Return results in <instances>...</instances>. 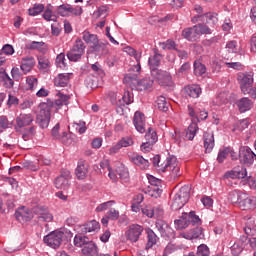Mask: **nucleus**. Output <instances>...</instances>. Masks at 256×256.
I'll list each match as a JSON object with an SVG mask.
<instances>
[{"label": "nucleus", "instance_id": "obj_1", "mask_svg": "<svg viewBox=\"0 0 256 256\" xmlns=\"http://www.w3.org/2000/svg\"><path fill=\"white\" fill-rule=\"evenodd\" d=\"M124 81L131 87V89H135L136 91H147V89L153 87V80H151V78L139 80L137 79V74L134 76L126 75Z\"/></svg>", "mask_w": 256, "mask_h": 256}, {"label": "nucleus", "instance_id": "obj_2", "mask_svg": "<svg viewBox=\"0 0 256 256\" xmlns=\"http://www.w3.org/2000/svg\"><path fill=\"white\" fill-rule=\"evenodd\" d=\"M51 107H53V103H44L40 105L36 123L41 129H47V127H49V122L51 121Z\"/></svg>", "mask_w": 256, "mask_h": 256}, {"label": "nucleus", "instance_id": "obj_3", "mask_svg": "<svg viewBox=\"0 0 256 256\" xmlns=\"http://www.w3.org/2000/svg\"><path fill=\"white\" fill-rule=\"evenodd\" d=\"M160 171L165 173V171H170L172 177H181V168L179 167V162L177 157L169 156L166 158V161L161 164Z\"/></svg>", "mask_w": 256, "mask_h": 256}, {"label": "nucleus", "instance_id": "obj_4", "mask_svg": "<svg viewBox=\"0 0 256 256\" xmlns=\"http://www.w3.org/2000/svg\"><path fill=\"white\" fill-rule=\"evenodd\" d=\"M82 39L87 43V45H90V47L93 48V51L103 55V52L101 51L105 49V44H99V38H97V35L91 34L89 31H84L82 33Z\"/></svg>", "mask_w": 256, "mask_h": 256}, {"label": "nucleus", "instance_id": "obj_5", "mask_svg": "<svg viewBox=\"0 0 256 256\" xmlns=\"http://www.w3.org/2000/svg\"><path fill=\"white\" fill-rule=\"evenodd\" d=\"M85 53V43L83 40L76 39L75 44L73 45L72 49L67 53V58L69 61H79L83 54Z\"/></svg>", "mask_w": 256, "mask_h": 256}, {"label": "nucleus", "instance_id": "obj_6", "mask_svg": "<svg viewBox=\"0 0 256 256\" xmlns=\"http://www.w3.org/2000/svg\"><path fill=\"white\" fill-rule=\"evenodd\" d=\"M239 160L245 167H251L255 163V153L249 146H242L239 149Z\"/></svg>", "mask_w": 256, "mask_h": 256}, {"label": "nucleus", "instance_id": "obj_7", "mask_svg": "<svg viewBox=\"0 0 256 256\" xmlns=\"http://www.w3.org/2000/svg\"><path fill=\"white\" fill-rule=\"evenodd\" d=\"M151 77H153V79L157 81L159 85L169 86L173 83V78L171 77V74L159 68L151 70Z\"/></svg>", "mask_w": 256, "mask_h": 256}, {"label": "nucleus", "instance_id": "obj_8", "mask_svg": "<svg viewBox=\"0 0 256 256\" xmlns=\"http://www.w3.org/2000/svg\"><path fill=\"white\" fill-rule=\"evenodd\" d=\"M63 237H65V233L56 230L44 237V243L49 247H52V249H59V247H61Z\"/></svg>", "mask_w": 256, "mask_h": 256}, {"label": "nucleus", "instance_id": "obj_9", "mask_svg": "<svg viewBox=\"0 0 256 256\" xmlns=\"http://www.w3.org/2000/svg\"><path fill=\"white\" fill-rule=\"evenodd\" d=\"M142 233H143V226L139 224H132L128 227V231L125 232V236L127 237L128 241H130L131 243H137Z\"/></svg>", "mask_w": 256, "mask_h": 256}, {"label": "nucleus", "instance_id": "obj_10", "mask_svg": "<svg viewBox=\"0 0 256 256\" xmlns=\"http://www.w3.org/2000/svg\"><path fill=\"white\" fill-rule=\"evenodd\" d=\"M71 178L72 176L69 170L63 171L61 175L55 179V187L57 189H63L64 191L69 189V186L71 185Z\"/></svg>", "mask_w": 256, "mask_h": 256}, {"label": "nucleus", "instance_id": "obj_11", "mask_svg": "<svg viewBox=\"0 0 256 256\" xmlns=\"http://www.w3.org/2000/svg\"><path fill=\"white\" fill-rule=\"evenodd\" d=\"M133 125L138 133H145L147 127L145 114H143L141 111H136L133 117Z\"/></svg>", "mask_w": 256, "mask_h": 256}, {"label": "nucleus", "instance_id": "obj_12", "mask_svg": "<svg viewBox=\"0 0 256 256\" xmlns=\"http://www.w3.org/2000/svg\"><path fill=\"white\" fill-rule=\"evenodd\" d=\"M238 82L242 93L247 95L249 87H253V76L247 73H240L238 74Z\"/></svg>", "mask_w": 256, "mask_h": 256}, {"label": "nucleus", "instance_id": "obj_13", "mask_svg": "<svg viewBox=\"0 0 256 256\" xmlns=\"http://www.w3.org/2000/svg\"><path fill=\"white\" fill-rule=\"evenodd\" d=\"M34 121L33 115L31 114H20L16 118L15 131L19 132L23 127H27Z\"/></svg>", "mask_w": 256, "mask_h": 256}, {"label": "nucleus", "instance_id": "obj_14", "mask_svg": "<svg viewBox=\"0 0 256 256\" xmlns=\"http://www.w3.org/2000/svg\"><path fill=\"white\" fill-rule=\"evenodd\" d=\"M108 171V176L113 182L117 181V175L120 177V179H128L129 177V172H127V169H125L123 164H120V166L115 171H113L111 168Z\"/></svg>", "mask_w": 256, "mask_h": 256}, {"label": "nucleus", "instance_id": "obj_15", "mask_svg": "<svg viewBox=\"0 0 256 256\" xmlns=\"http://www.w3.org/2000/svg\"><path fill=\"white\" fill-rule=\"evenodd\" d=\"M124 52L127 53V55H130V57H134L137 65H135L133 69L136 71V73H139L141 71V53L137 52V50L131 46L125 47Z\"/></svg>", "mask_w": 256, "mask_h": 256}, {"label": "nucleus", "instance_id": "obj_16", "mask_svg": "<svg viewBox=\"0 0 256 256\" xmlns=\"http://www.w3.org/2000/svg\"><path fill=\"white\" fill-rule=\"evenodd\" d=\"M199 30L197 29V26L194 25L193 27H188L182 30V37L184 39H187V41H197L199 39Z\"/></svg>", "mask_w": 256, "mask_h": 256}, {"label": "nucleus", "instance_id": "obj_17", "mask_svg": "<svg viewBox=\"0 0 256 256\" xmlns=\"http://www.w3.org/2000/svg\"><path fill=\"white\" fill-rule=\"evenodd\" d=\"M15 217L17 221H20V223L31 221V218L33 215L29 211V208L21 207L15 212Z\"/></svg>", "mask_w": 256, "mask_h": 256}, {"label": "nucleus", "instance_id": "obj_18", "mask_svg": "<svg viewBox=\"0 0 256 256\" xmlns=\"http://www.w3.org/2000/svg\"><path fill=\"white\" fill-rule=\"evenodd\" d=\"M72 76L73 74L69 73L58 74L54 79L55 87H67V85H69V81H71Z\"/></svg>", "mask_w": 256, "mask_h": 256}, {"label": "nucleus", "instance_id": "obj_19", "mask_svg": "<svg viewBox=\"0 0 256 256\" xmlns=\"http://www.w3.org/2000/svg\"><path fill=\"white\" fill-rule=\"evenodd\" d=\"M203 139L205 153H211L213 151V147H215V136L213 133L205 132Z\"/></svg>", "mask_w": 256, "mask_h": 256}, {"label": "nucleus", "instance_id": "obj_20", "mask_svg": "<svg viewBox=\"0 0 256 256\" xmlns=\"http://www.w3.org/2000/svg\"><path fill=\"white\" fill-rule=\"evenodd\" d=\"M255 205V197H251L247 194H242V198L238 206L242 209V211H247V209H251Z\"/></svg>", "mask_w": 256, "mask_h": 256}, {"label": "nucleus", "instance_id": "obj_21", "mask_svg": "<svg viewBox=\"0 0 256 256\" xmlns=\"http://www.w3.org/2000/svg\"><path fill=\"white\" fill-rule=\"evenodd\" d=\"M101 225L97 220H92L81 226L82 233H97Z\"/></svg>", "mask_w": 256, "mask_h": 256}, {"label": "nucleus", "instance_id": "obj_22", "mask_svg": "<svg viewBox=\"0 0 256 256\" xmlns=\"http://www.w3.org/2000/svg\"><path fill=\"white\" fill-rule=\"evenodd\" d=\"M226 177H230V179H245V177H247V168H235L234 170L227 172Z\"/></svg>", "mask_w": 256, "mask_h": 256}, {"label": "nucleus", "instance_id": "obj_23", "mask_svg": "<svg viewBox=\"0 0 256 256\" xmlns=\"http://www.w3.org/2000/svg\"><path fill=\"white\" fill-rule=\"evenodd\" d=\"M198 21H203V23H207L208 25H215L218 21L217 14L213 12H208L198 15Z\"/></svg>", "mask_w": 256, "mask_h": 256}, {"label": "nucleus", "instance_id": "obj_24", "mask_svg": "<svg viewBox=\"0 0 256 256\" xmlns=\"http://www.w3.org/2000/svg\"><path fill=\"white\" fill-rule=\"evenodd\" d=\"M130 161L134 163V165H137L140 169H148L149 168V160L143 158V156L139 154H134L131 158Z\"/></svg>", "mask_w": 256, "mask_h": 256}, {"label": "nucleus", "instance_id": "obj_25", "mask_svg": "<svg viewBox=\"0 0 256 256\" xmlns=\"http://www.w3.org/2000/svg\"><path fill=\"white\" fill-rule=\"evenodd\" d=\"M34 67H35V58L26 57L22 59L20 69L21 71H23L24 74L29 73Z\"/></svg>", "mask_w": 256, "mask_h": 256}, {"label": "nucleus", "instance_id": "obj_26", "mask_svg": "<svg viewBox=\"0 0 256 256\" xmlns=\"http://www.w3.org/2000/svg\"><path fill=\"white\" fill-rule=\"evenodd\" d=\"M71 99V96L65 95L63 93H58V99H56L54 102H48L52 103L51 109L53 107H63V105H69V100Z\"/></svg>", "mask_w": 256, "mask_h": 256}, {"label": "nucleus", "instance_id": "obj_27", "mask_svg": "<svg viewBox=\"0 0 256 256\" xmlns=\"http://www.w3.org/2000/svg\"><path fill=\"white\" fill-rule=\"evenodd\" d=\"M82 253L86 256H97V245L92 241L87 242L82 248Z\"/></svg>", "mask_w": 256, "mask_h": 256}, {"label": "nucleus", "instance_id": "obj_28", "mask_svg": "<svg viewBox=\"0 0 256 256\" xmlns=\"http://www.w3.org/2000/svg\"><path fill=\"white\" fill-rule=\"evenodd\" d=\"M185 93L188 97H192L193 99H197L199 95H201V86L200 85H190L185 87Z\"/></svg>", "mask_w": 256, "mask_h": 256}, {"label": "nucleus", "instance_id": "obj_29", "mask_svg": "<svg viewBox=\"0 0 256 256\" xmlns=\"http://www.w3.org/2000/svg\"><path fill=\"white\" fill-rule=\"evenodd\" d=\"M63 145H75L77 143V135L73 133L62 132V138H60Z\"/></svg>", "mask_w": 256, "mask_h": 256}, {"label": "nucleus", "instance_id": "obj_30", "mask_svg": "<svg viewBox=\"0 0 256 256\" xmlns=\"http://www.w3.org/2000/svg\"><path fill=\"white\" fill-rule=\"evenodd\" d=\"M75 173L78 179H85L87 177L88 168L87 164H85V161L78 162V166L76 168Z\"/></svg>", "mask_w": 256, "mask_h": 256}, {"label": "nucleus", "instance_id": "obj_31", "mask_svg": "<svg viewBox=\"0 0 256 256\" xmlns=\"http://www.w3.org/2000/svg\"><path fill=\"white\" fill-rule=\"evenodd\" d=\"M253 105V102L247 97L241 98L237 102V107L241 113H245V111H249Z\"/></svg>", "mask_w": 256, "mask_h": 256}, {"label": "nucleus", "instance_id": "obj_32", "mask_svg": "<svg viewBox=\"0 0 256 256\" xmlns=\"http://www.w3.org/2000/svg\"><path fill=\"white\" fill-rule=\"evenodd\" d=\"M13 125H15L13 120H9L7 116H0V133H4L7 129H13Z\"/></svg>", "mask_w": 256, "mask_h": 256}, {"label": "nucleus", "instance_id": "obj_33", "mask_svg": "<svg viewBox=\"0 0 256 256\" xmlns=\"http://www.w3.org/2000/svg\"><path fill=\"white\" fill-rule=\"evenodd\" d=\"M189 186H183L180 188V190L175 194L177 199L181 200L183 203H186L189 201L190 194H189Z\"/></svg>", "mask_w": 256, "mask_h": 256}, {"label": "nucleus", "instance_id": "obj_34", "mask_svg": "<svg viewBox=\"0 0 256 256\" xmlns=\"http://www.w3.org/2000/svg\"><path fill=\"white\" fill-rule=\"evenodd\" d=\"M197 131H199V126H197L196 122H192L186 130V139H188V141H193L197 135Z\"/></svg>", "mask_w": 256, "mask_h": 256}, {"label": "nucleus", "instance_id": "obj_35", "mask_svg": "<svg viewBox=\"0 0 256 256\" xmlns=\"http://www.w3.org/2000/svg\"><path fill=\"white\" fill-rule=\"evenodd\" d=\"M161 59H163V56L159 53H155L148 59V65L150 66L151 71H153V69H157V67L161 65Z\"/></svg>", "mask_w": 256, "mask_h": 256}, {"label": "nucleus", "instance_id": "obj_36", "mask_svg": "<svg viewBox=\"0 0 256 256\" xmlns=\"http://www.w3.org/2000/svg\"><path fill=\"white\" fill-rule=\"evenodd\" d=\"M243 194L244 193L239 190H233L228 195V201H230V203H232L233 205H239Z\"/></svg>", "mask_w": 256, "mask_h": 256}, {"label": "nucleus", "instance_id": "obj_37", "mask_svg": "<svg viewBox=\"0 0 256 256\" xmlns=\"http://www.w3.org/2000/svg\"><path fill=\"white\" fill-rule=\"evenodd\" d=\"M132 102H133V94H131V92L129 91H126L124 92L122 99L118 100L117 105H119V107H125V105H131Z\"/></svg>", "mask_w": 256, "mask_h": 256}, {"label": "nucleus", "instance_id": "obj_38", "mask_svg": "<svg viewBox=\"0 0 256 256\" xmlns=\"http://www.w3.org/2000/svg\"><path fill=\"white\" fill-rule=\"evenodd\" d=\"M207 73V67H205V64L195 61L194 62V74L197 77H201Z\"/></svg>", "mask_w": 256, "mask_h": 256}, {"label": "nucleus", "instance_id": "obj_39", "mask_svg": "<svg viewBox=\"0 0 256 256\" xmlns=\"http://www.w3.org/2000/svg\"><path fill=\"white\" fill-rule=\"evenodd\" d=\"M156 228L158 229L159 233H161L162 237L167 235V231H169V224L163 220L156 221Z\"/></svg>", "mask_w": 256, "mask_h": 256}, {"label": "nucleus", "instance_id": "obj_40", "mask_svg": "<svg viewBox=\"0 0 256 256\" xmlns=\"http://www.w3.org/2000/svg\"><path fill=\"white\" fill-rule=\"evenodd\" d=\"M184 215L188 219V225H201V219L195 215L194 211H191L189 214L184 213Z\"/></svg>", "mask_w": 256, "mask_h": 256}, {"label": "nucleus", "instance_id": "obj_41", "mask_svg": "<svg viewBox=\"0 0 256 256\" xmlns=\"http://www.w3.org/2000/svg\"><path fill=\"white\" fill-rule=\"evenodd\" d=\"M145 139L147 142L155 145V143L158 141L157 132L153 130V128H148V131L146 132Z\"/></svg>", "mask_w": 256, "mask_h": 256}, {"label": "nucleus", "instance_id": "obj_42", "mask_svg": "<svg viewBox=\"0 0 256 256\" xmlns=\"http://www.w3.org/2000/svg\"><path fill=\"white\" fill-rule=\"evenodd\" d=\"M156 107L160 111H168L169 110V103H167V100L164 96H160L156 100Z\"/></svg>", "mask_w": 256, "mask_h": 256}, {"label": "nucleus", "instance_id": "obj_43", "mask_svg": "<svg viewBox=\"0 0 256 256\" xmlns=\"http://www.w3.org/2000/svg\"><path fill=\"white\" fill-rule=\"evenodd\" d=\"M70 9H71V5L62 4V5L57 7V13L61 17H70Z\"/></svg>", "mask_w": 256, "mask_h": 256}, {"label": "nucleus", "instance_id": "obj_44", "mask_svg": "<svg viewBox=\"0 0 256 256\" xmlns=\"http://www.w3.org/2000/svg\"><path fill=\"white\" fill-rule=\"evenodd\" d=\"M174 223H175L176 229L178 230L187 229V227H189V222L185 214L182 215V218L175 220Z\"/></svg>", "mask_w": 256, "mask_h": 256}, {"label": "nucleus", "instance_id": "obj_45", "mask_svg": "<svg viewBox=\"0 0 256 256\" xmlns=\"http://www.w3.org/2000/svg\"><path fill=\"white\" fill-rule=\"evenodd\" d=\"M51 62L45 55L38 56V69H49Z\"/></svg>", "mask_w": 256, "mask_h": 256}, {"label": "nucleus", "instance_id": "obj_46", "mask_svg": "<svg viewBox=\"0 0 256 256\" xmlns=\"http://www.w3.org/2000/svg\"><path fill=\"white\" fill-rule=\"evenodd\" d=\"M229 153H231V147L220 149L217 156L218 163H223V161H225L226 158L229 157Z\"/></svg>", "mask_w": 256, "mask_h": 256}, {"label": "nucleus", "instance_id": "obj_47", "mask_svg": "<svg viewBox=\"0 0 256 256\" xmlns=\"http://www.w3.org/2000/svg\"><path fill=\"white\" fill-rule=\"evenodd\" d=\"M156 243H157V235L155 234V232H153V230H149L146 249H151V247H153V245H155Z\"/></svg>", "mask_w": 256, "mask_h": 256}, {"label": "nucleus", "instance_id": "obj_48", "mask_svg": "<svg viewBox=\"0 0 256 256\" xmlns=\"http://www.w3.org/2000/svg\"><path fill=\"white\" fill-rule=\"evenodd\" d=\"M196 255L197 256H210L211 251L209 250V246L206 244L199 245L197 248Z\"/></svg>", "mask_w": 256, "mask_h": 256}, {"label": "nucleus", "instance_id": "obj_49", "mask_svg": "<svg viewBox=\"0 0 256 256\" xmlns=\"http://www.w3.org/2000/svg\"><path fill=\"white\" fill-rule=\"evenodd\" d=\"M26 84L28 85V89H30V91H33L37 88V85H39V81L35 76H28L26 78Z\"/></svg>", "mask_w": 256, "mask_h": 256}, {"label": "nucleus", "instance_id": "obj_50", "mask_svg": "<svg viewBox=\"0 0 256 256\" xmlns=\"http://www.w3.org/2000/svg\"><path fill=\"white\" fill-rule=\"evenodd\" d=\"M196 29L198 30V35H211V28L204 24H197Z\"/></svg>", "mask_w": 256, "mask_h": 256}, {"label": "nucleus", "instance_id": "obj_51", "mask_svg": "<svg viewBox=\"0 0 256 256\" xmlns=\"http://www.w3.org/2000/svg\"><path fill=\"white\" fill-rule=\"evenodd\" d=\"M179 246L175 244H168L165 249H164V254L163 256H170L173 255V253H177L179 251Z\"/></svg>", "mask_w": 256, "mask_h": 256}, {"label": "nucleus", "instance_id": "obj_52", "mask_svg": "<svg viewBox=\"0 0 256 256\" xmlns=\"http://www.w3.org/2000/svg\"><path fill=\"white\" fill-rule=\"evenodd\" d=\"M72 127L77 132H79L80 135H83V133H85V131H87V126L85 125V122H83V121L74 122L72 124Z\"/></svg>", "mask_w": 256, "mask_h": 256}, {"label": "nucleus", "instance_id": "obj_53", "mask_svg": "<svg viewBox=\"0 0 256 256\" xmlns=\"http://www.w3.org/2000/svg\"><path fill=\"white\" fill-rule=\"evenodd\" d=\"M185 205H186L185 202L181 201L179 198L174 196L172 205H171L173 211H179V209H183Z\"/></svg>", "mask_w": 256, "mask_h": 256}, {"label": "nucleus", "instance_id": "obj_54", "mask_svg": "<svg viewBox=\"0 0 256 256\" xmlns=\"http://www.w3.org/2000/svg\"><path fill=\"white\" fill-rule=\"evenodd\" d=\"M96 17H102L105 19L109 15V7L107 6H100L97 11L94 13Z\"/></svg>", "mask_w": 256, "mask_h": 256}, {"label": "nucleus", "instance_id": "obj_55", "mask_svg": "<svg viewBox=\"0 0 256 256\" xmlns=\"http://www.w3.org/2000/svg\"><path fill=\"white\" fill-rule=\"evenodd\" d=\"M44 9H45V6H43V4H37V5H34L33 8H30L28 12H29V15H31L32 17H35L39 15V13H41Z\"/></svg>", "mask_w": 256, "mask_h": 256}, {"label": "nucleus", "instance_id": "obj_56", "mask_svg": "<svg viewBox=\"0 0 256 256\" xmlns=\"http://www.w3.org/2000/svg\"><path fill=\"white\" fill-rule=\"evenodd\" d=\"M56 65L60 69H65V67H67V63H65V53H60L56 57Z\"/></svg>", "mask_w": 256, "mask_h": 256}, {"label": "nucleus", "instance_id": "obj_57", "mask_svg": "<svg viewBox=\"0 0 256 256\" xmlns=\"http://www.w3.org/2000/svg\"><path fill=\"white\" fill-rule=\"evenodd\" d=\"M226 50L228 51V53H237V51H239V48L237 47V41L232 40L227 42Z\"/></svg>", "mask_w": 256, "mask_h": 256}, {"label": "nucleus", "instance_id": "obj_58", "mask_svg": "<svg viewBox=\"0 0 256 256\" xmlns=\"http://www.w3.org/2000/svg\"><path fill=\"white\" fill-rule=\"evenodd\" d=\"M150 197H154L155 199H158V197H161V193H163V190L159 188V186H152L150 188Z\"/></svg>", "mask_w": 256, "mask_h": 256}, {"label": "nucleus", "instance_id": "obj_59", "mask_svg": "<svg viewBox=\"0 0 256 256\" xmlns=\"http://www.w3.org/2000/svg\"><path fill=\"white\" fill-rule=\"evenodd\" d=\"M118 145L123 149V147H131L133 145V138L131 137H124L119 142Z\"/></svg>", "mask_w": 256, "mask_h": 256}, {"label": "nucleus", "instance_id": "obj_60", "mask_svg": "<svg viewBox=\"0 0 256 256\" xmlns=\"http://www.w3.org/2000/svg\"><path fill=\"white\" fill-rule=\"evenodd\" d=\"M160 47L162 49H168V50H173L177 47V45L175 44V41L173 40H167L166 42L160 43Z\"/></svg>", "mask_w": 256, "mask_h": 256}, {"label": "nucleus", "instance_id": "obj_61", "mask_svg": "<svg viewBox=\"0 0 256 256\" xmlns=\"http://www.w3.org/2000/svg\"><path fill=\"white\" fill-rule=\"evenodd\" d=\"M39 221H45L46 223H51L53 221V214L49 212L41 213L40 216H38Z\"/></svg>", "mask_w": 256, "mask_h": 256}, {"label": "nucleus", "instance_id": "obj_62", "mask_svg": "<svg viewBox=\"0 0 256 256\" xmlns=\"http://www.w3.org/2000/svg\"><path fill=\"white\" fill-rule=\"evenodd\" d=\"M74 15V17H81L83 15V8L81 6L72 7L70 5V16Z\"/></svg>", "mask_w": 256, "mask_h": 256}, {"label": "nucleus", "instance_id": "obj_63", "mask_svg": "<svg viewBox=\"0 0 256 256\" xmlns=\"http://www.w3.org/2000/svg\"><path fill=\"white\" fill-rule=\"evenodd\" d=\"M59 129H60V125L56 124L53 128H52V132L51 135L54 139H58V141H61V138L63 137V134L59 133Z\"/></svg>", "mask_w": 256, "mask_h": 256}, {"label": "nucleus", "instance_id": "obj_64", "mask_svg": "<svg viewBox=\"0 0 256 256\" xmlns=\"http://www.w3.org/2000/svg\"><path fill=\"white\" fill-rule=\"evenodd\" d=\"M74 245L76 247H85V245H87V241L85 240V237L75 236Z\"/></svg>", "mask_w": 256, "mask_h": 256}]
</instances>
